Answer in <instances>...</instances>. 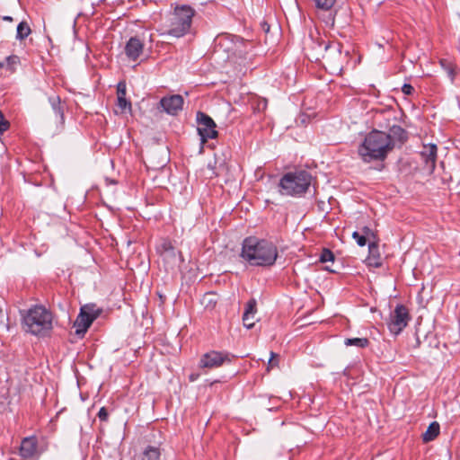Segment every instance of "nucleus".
Wrapping results in <instances>:
<instances>
[{"mask_svg": "<svg viewBox=\"0 0 460 460\" xmlns=\"http://www.w3.org/2000/svg\"><path fill=\"white\" fill-rule=\"evenodd\" d=\"M277 246L269 240L246 237L242 243L241 257L251 266L270 267L278 258Z\"/></svg>", "mask_w": 460, "mask_h": 460, "instance_id": "nucleus-1", "label": "nucleus"}, {"mask_svg": "<svg viewBox=\"0 0 460 460\" xmlns=\"http://www.w3.org/2000/svg\"><path fill=\"white\" fill-rule=\"evenodd\" d=\"M393 151V144L386 132L373 129L358 146V153L364 163L384 162Z\"/></svg>", "mask_w": 460, "mask_h": 460, "instance_id": "nucleus-2", "label": "nucleus"}, {"mask_svg": "<svg viewBox=\"0 0 460 460\" xmlns=\"http://www.w3.org/2000/svg\"><path fill=\"white\" fill-rule=\"evenodd\" d=\"M22 326L31 335L49 336L53 330V314L43 305H34L22 315Z\"/></svg>", "mask_w": 460, "mask_h": 460, "instance_id": "nucleus-3", "label": "nucleus"}, {"mask_svg": "<svg viewBox=\"0 0 460 460\" xmlns=\"http://www.w3.org/2000/svg\"><path fill=\"white\" fill-rule=\"evenodd\" d=\"M195 10L190 5L176 6L165 25L164 35L181 38L186 35L191 27Z\"/></svg>", "mask_w": 460, "mask_h": 460, "instance_id": "nucleus-4", "label": "nucleus"}, {"mask_svg": "<svg viewBox=\"0 0 460 460\" xmlns=\"http://www.w3.org/2000/svg\"><path fill=\"white\" fill-rule=\"evenodd\" d=\"M312 180V174L306 170L287 172L279 181V191L283 195L300 196L307 191Z\"/></svg>", "mask_w": 460, "mask_h": 460, "instance_id": "nucleus-5", "label": "nucleus"}, {"mask_svg": "<svg viewBox=\"0 0 460 460\" xmlns=\"http://www.w3.org/2000/svg\"><path fill=\"white\" fill-rule=\"evenodd\" d=\"M305 55L311 61L318 62L325 59L327 62L335 61L341 58V45L334 41H325L322 39H310L308 45L305 48Z\"/></svg>", "mask_w": 460, "mask_h": 460, "instance_id": "nucleus-6", "label": "nucleus"}, {"mask_svg": "<svg viewBox=\"0 0 460 460\" xmlns=\"http://www.w3.org/2000/svg\"><path fill=\"white\" fill-rule=\"evenodd\" d=\"M247 44L243 38L232 34L220 36L217 42V46L227 53L228 58H243L247 53Z\"/></svg>", "mask_w": 460, "mask_h": 460, "instance_id": "nucleus-7", "label": "nucleus"}, {"mask_svg": "<svg viewBox=\"0 0 460 460\" xmlns=\"http://www.w3.org/2000/svg\"><path fill=\"white\" fill-rule=\"evenodd\" d=\"M235 356L227 351L210 350L204 353L199 359L200 368H217L225 364H230Z\"/></svg>", "mask_w": 460, "mask_h": 460, "instance_id": "nucleus-8", "label": "nucleus"}, {"mask_svg": "<svg viewBox=\"0 0 460 460\" xmlns=\"http://www.w3.org/2000/svg\"><path fill=\"white\" fill-rule=\"evenodd\" d=\"M411 315L408 308L403 305H397L394 310L390 314L387 323L388 329L394 335L400 334L408 325Z\"/></svg>", "mask_w": 460, "mask_h": 460, "instance_id": "nucleus-9", "label": "nucleus"}, {"mask_svg": "<svg viewBox=\"0 0 460 460\" xmlns=\"http://www.w3.org/2000/svg\"><path fill=\"white\" fill-rule=\"evenodd\" d=\"M196 119L198 122L197 130L202 144L206 143L208 139L217 137V125L211 117L202 111H198Z\"/></svg>", "mask_w": 460, "mask_h": 460, "instance_id": "nucleus-10", "label": "nucleus"}, {"mask_svg": "<svg viewBox=\"0 0 460 460\" xmlns=\"http://www.w3.org/2000/svg\"><path fill=\"white\" fill-rule=\"evenodd\" d=\"M184 100L180 94L164 96L160 100L159 105L164 112L175 116L182 110Z\"/></svg>", "mask_w": 460, "mask_h": 460, "instance_id": "nucleus-11", "label": "nucleus"}, {"mask_svg": "<svg viewBox=\"0 0 460 460\" xmlns=\"http://www.w3.org/2000/svg\"><path fill=\"white\" fill-rule=\"evenodd\" d=\"M19 455L23 459L38 458L40 452L38 449V439L34 436L22 438L19 447Z\"/></svg>", "mask_w": 460, "mask_h": 460, "instance_id": "nucleus-12", "label": "nucleus"}, {"mask_svg": "<svg viewBox=\"0 0 460 460\" xmlns=\"http://www.w3.org/2000/svg\"><path fill=\"white\" fill-rule=\"evenodd\" d=\"M438 147L435 144L424 145L420 151V156L425 164V168L432 173L436 168Z\"/></svg>", "mask_w": 460, "mask_h": 460, "instance_id": "nucleus-13", "label": "nucleus"}, {"mask_svg": "<svg viewBox=\"0 0 460 460\" xmlns=\"http://www.w3.org/2000/svg\"><path fill=\"white\" fill-rule=\"evenodd\" d=\"M48 101L57 119V128L61 130L65 125L64 106L61 103V98L59 95L50 94L48 96Z\"/></svg>", "mask_w": 460, "mask_h": 460, "instance_id": "nucleus-14", "label": "nucleus"}, {"mask_svg": "<svg viewBox=\"0 0 460 460\" xmlns=\"http://www.w3.org/2000/svg\"><path fill=\"white\" fill-rule=\"evenodd\" d=\"M386 136L389 137V139L393 144V150L395 147H402L409 138L408 132L399 125L392 126L389 128V132H386Z\"/></svg>", "mask_w": 460, "mask_h": 460, "instance_id": "nucleus-15", "label": "nucleus"}, {"mask_svg": "<svg viewBox=\"0 0 460 460\" xmlns=\"http://www.w3.org/2000/svg\"><path fill=\"white\" fill-rule=\"evenodd\" d=\"M144 43L137 37H131L125 46V54L128 59L136 61L143 53Z\"/></svg>", "mask_w": 460, "mask_h": 460, "instance_id": "nucleus-16", "label": "nucleus"}, {"mask_svg": "<svg viewBox=\"0 0 460 460\" xmlns=\"http://www.w3.org/2000/svg\"><path fill=\"white\" fill-rule=\"evenodd\" d=\"M161 456L160 444L147 445L133 460H161Z\"/></svg>", "mask_w": 460, "mask_h": 460, "instance_id": "nucleus-17", "label": "nucleus"}, {"mask_svg": "<svg viewBox=\"0 0 460 460\" xmlns=\"http://www.w3.org/2000/svg\"><path fill=\"white\" fill-rule=\"evenodd\" d=\"M257 312V301L255 298H251L245 305L244 312L243 314V323L247 329H252L254 326L255 314Z\"/></svg>", "mask_w": 460, "mask_h": 460, "instance_id": "nucleus-18", "label": "nucleus"}, {"mask_svg": "<svg viewBox=\"0 0 460 460\" xmlns=\"http://www.w3.org/2000/svg\"><path fill=\"white\" fill-rule=\"evenodd\" d=\"M366 263L367 266L374 268L382 266V258L376 241H371L368 243V256L366 258Z\"/></svg>", "mask_w": 460, "mask_h": 460, "instance_id": "nucleus-19", "label": "nucleus"}, {"mask_svg": "<svg viewBox=\"0 0 460 460\" xmlns=\"http://www.w3.org/2000/svg\"><path fill=\"white\" fill-rule=\"evenodd\" d=\"M93 321L94 317L88 316V314L84 310H81L75 321V324L77 326L76 333L80 334L86 332Z\"/></svg>", "mask_w": 460, "mask_h": 460, "instance_id": "nucleus-20", "label": "nucleus"}, {"mask_svg": "<svg viewBox=\"0 0 460 460\" xmlns=\"http://www.w3.org/2000/svg\"><path fill=\"white\" fill-rule=\"evenodd\" d=\"M440 432V426L438 422L433 421L428 427L426 432L422 435V439L424 442H430L434 440Z\"/></svg>", "mask_w": 460, "mask_h": 460, "instance_id": "nucleus-21", "label": "nucleus"}, {"mask_svg": "<svg viewBox=\"0 0 460 460\" xmlns=\"http://www.w3.org/2000/svg\"><path fill=\"white\" fill-rule=\"evenodd\" d=\"M441 67L447 72L448 77L453 83L456 75V66L447 58H441L439 60Z\"/></svg>", "mask_w": 460, "mask_h": 460, "instance_id": "nucleus-22", "label": "nucleus"}, {"mask_svg": "<svg viewBox=\"0 0 460 460\" xmlns=\"http://www.w3.org/2000/svg\"><path fill=\"white\" fill-rule=\"evenodd\" d=\"M31 32V30L27 22H21L17 26L16 40L22 41L25 40Z\"/></svg>", "mask_w": 460, "mask_h": 460, "instance_id": "nucleus-23", "label": "nucleus"}, {"mask_svg": "<svg viewBox=\"0 0 460 460\" xmlns=\"http://www.w3.org/2000/svg\"><path fill=\"white\" fill-rule=\"evenodd\" d=\"M369 341L367 338H351L345 340L346 346H357L358 348H366L368 346Z\"/></svg>", "mask_w": 460, "mask_h": 460, "instance_id": "nucleus-24", "label": "nucleus"}, {"mask_svg": "<svg viewBox=\"0 0 460 460\" xmlns=\"http://www.w3.org/2000/svg\"><path fill=\"white\" fill-rule=\"evenodd\" d=\"M117 106L120 110L121 113L126 111H131V102L126 97H118L117 98Z\"/></svg>", "mask_w": 460, "mask_h": 460, "instance_id": "nucleus-25", "label": "nucleus"}, {"mask_svg": "<svg viewBox=\"0 0 460 460\" xmlns=\"http://www.w3.org/2000/svg\"><path fill=\"white\" fill-rule=\"evenodd\" d=\"M314 2L315 6L318 9H322L324 11L330 10L335 4L336 0H313Z\"/></svg>", "mask_w": 460, "mask_h": 460, "instance_id": "nucleus-26", "label": "nucleus"}, {"mask_svg": "<svg viewBox=\"0 0 460 460\" xmlns=\"http://www.w3.org/2000/svg\"><path fill=\"white\" fill-rule=\"evenodd\" d=\"M334 258H335V256H334L333 252L331 250L324 248V249H323V251L321 252L319 261L322 263L333 261Z\"/></svg>", "mask_w": 460, "mask_h": 460, "instance_id": "nucleus-27", "label": "nucleus"}, {"mask_svg": "<svg viewBox=\"0 0 460 460\" xmlns=\"http://www.w3.org/2000/svg\"><path fill=\"white\" fill-rule=\"evenodd\" d=\"M162 252L165 255L175 256V251L170 241H164L162 245Z\"/></svg>", "mask_w": 460, "mask_h": 460, "instance_id": "nucleus-28", "label": "nucleus"}, {"mask_svg": "<svg viewBox=\"0 0 460 460\" xmlns=\"http://www.w3.org/2000/svg\"><path fill=\"white\" fill-rule=\"evenodd\" d=\"M81 310H84L88 316L94 317V320L100 315L101 311L99 309H95L93 305H85L81 308Z\"/></svg>", "mask_w": 460, "mask_h": 460, "instance_id": "nucleus-29", "label": "nucleus"}, {"mask_svg": "<svg viewBox=\"0 0 460 460\" xmlns=\"http://www.w3.org/2000/svg\"><path fill=\"white\" fill-rule=\"evenodd\" d=\"M9 121L5 119L4 113L0 111V137L9 128Z\"/></svg>", "mask_w": 460, "mask_h": 460, "instance_id": "nucleus-30", "label": "nucleus"}, {"mask_svg": "<svg viewBox=\"0 0 460 460\" xmlns=\"http://www.w3.org/2000/svg\"><path fill=\"white\" fill-rule=\"evenodd\" d=\"M353 239L357 242L358 246H365L367 244L366 235L360 234L358 232L355 231L352 234Z\"/></svg>", "mask_w": 460, "mask_h": 460, "instance_id": "nucleus-31", "label": "nucleus"}, {"mask_svg": "<svg viewBox=\"0 0 460 460\" xmlns=\"http://www.w3.org/2000/svg\"><path fill=\"white\" fill-rule=\"evenodd\" d=\"M362 234L366 235V239H373V241H376V235L375 232L368 226H364L361 229Z\"/></svg>", "mask_w": 460, "mask_h": 460, "instance_id": "nucleus-32", "label": "nucleus"}, {"mask_svg": "<svg viewBox=\"0 0 460 460\" xmlns=\"http://www.w3.org/2000/svg\"><path fill=\"white\" fill-rule=\"evenodd\" d=\"M109 411L108 410L105 408V407H102L100 410H99V412L97 414V417L99 418V420L102 422H106L108 421L109 420Z\"/></svg>", "mask_w": 460, "mask_h": 460, "instance_id": "nucleus-33", "label": "nucleus"}, {"mask_svg": "<svg viewBox=\"0 0 460 460\" xmlns=\"http://www.w3.org/2000/svg\"><path fill=\"white\" fill-rule=\"evenodd\" d=\"M117 95L118 97H126L127 89L125 82H119L117 85Z\"/></svg>", "mask_w": 460, "mask_h": 460, "instance_id": "nucleus-34", "label": "nucleus"}, {"mask_svg": "<svg viewBox=\"0 0 460 460\" xmlns=\"http://www.w3.org/2000/svg\"><path fill=\"white\" fill-rule=\"evenodd\" d=\"M414 91L415 90H414L413 86L410 84H404L402 87V92L405 95H411V94H413Z\"/></svg>", "mask_w": 460, "mask_h": 460, "instance_id": "nucleus-35", "label": "nucleus"}, {"mask_svg": "<svg viewBox=\"0 0 460 460\" xmlns=\"http://www.w3.org/2000/svg\"><path fill=\"white\" fill-rule=\"evenodd\" d=\"M6 62L9 66H13L19 63V57L15 55L9 56L6 58Z\"/></svg>", "mask_w": 460, "mask_h": 460, "instance_id": "nucleus-36", "label": "nucleus"}, {"mask_svg": "<svg viewBox=\"0 0 460 460\" xmlns=\"http://www.w3.org/2000/svg\"><path fill=\"white\" fill-rule=\"evenodd\" d=\"M279 357L278 354L274 353V352H270V358L269 359V366L273 367L275 366V363H274V358Z\"/></svg>", "mask_w": 460, "mask_h": 460, "instance_id": "nucleus-37", "label": "nucleus"}, {"mask_svg": "<svg viewBox=\"0 0 460 460\" xmlns=\"http://www.w3.org/2000/svg\"><path fill=\"white\" fill-rule=\"evenodd\" d=\"M3 20L4 21H7V22H12L13 21V17H11V16H4Z\"/></svg>", "mask_w": 460, "mask_h": 460, "instance_id": "nucleus-38", "label": "nucleus"}, {"mask_svg": "<svg viewBox=\"0 0 460 460\" xmlns=\"http://www.w3.org/2000/svg\"><path fill=\"white\" fill-rule=\"evenodd\" d=\"M263 29H264L265 31H269L270 26L268 24L264 23L263 24Z\"/></svg>", "mask_w": 460, "mask_h": 460, "instance_id": "nucleus-39", "label": "nucleus"}, {"mask_svg": "<svg viewBox=\"0 0 460 460\" xmlns=\"http://www.w3.org/2000/svg\"><path fill=\"white\" fill-rule=\"evenodd\" d=\"M263 29H264L265 31H269L270 26L268 24L264 23L263 24Z\"/></svg>", "mask_w": 460, "mask_h": 460, "instance_id": "nucleus-40", "label": "nucleus"}, {"mask_svg": "<svg viewBox=\"0 0 460 460\" xmlns=\"http://www.w3.org/2000/svg\"><path fill=\"white\" fill-rule=\"evenodd\" d=\"M384 167H385V165L382 164L381 167L379 168V170H382Z\"/></svg>", "mask_w": 460, "mask_h": 460, "instance_id": "nucleus-41", "label": "nucleus"}, {"mask_svg": "<svg viewBox=\"0 0 460 460\" xmlns=\"http://www.w3.org/2000/svg\"><path fill=\"white\" fill-rule=\"evenodd\" d=\"M2 66H3V65H2V63L0 62V68L2 67Z\"/></svg>", "mask_w": 460, "mask_h": 460, "instance_id": "nucleus-42", "label": "nucleus"}]
</instances>
